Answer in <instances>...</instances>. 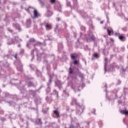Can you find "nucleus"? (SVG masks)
<instances>
[{"mask_svg": "<svg viewBox=\"0 0 128 128\" xmlns=\"http://www.w3.org/2000/svg\"><path fill=\"white\" fill-rule=\"evenodd\" d=\"M68 72L69 74H74V70H72V67H70L69 68Z\"/></svg>", "mask_w": 128, "mask_h": 128, "instance_id": "obj_26", "label": "nucleus"}, {"mask_svg": "<svg viewBox=\"0 0 128 128\" xmlns=\"http://www.w3.org/2000/svg\"><path fill=\"white\" fill-rule=\"evenodd\" d=\"M36 124H40V126H42V119L38 118L36 120Z\"/></svg>", "mask_w": 128, "mask_h": 128, "instance_id": "obj_18", "label": "nucleus"}, {"mask_svg": "<svg viewBox=\"0 0 128 128\" xmlns=\"http://www.w3.org/2000/svg\"><path fill=\"white\" fill-rule=\"evenodd\" d=\"M114 58V55L113 54H111L110 56V58L111 59V60H112V58Z\"/></svg>", "mask_w": 128, "mask_h": 128, "instance_id": "obj_51", "label": "nucleus"}, {"mask_svg": "<svg viewBox=\"0 0 128 128\" xmlns=\"http://www.w3.org/2000/svg\"><path fill=\"white\" fill-rule=\"evenodd\" d=\"M68 0H66V2H67Z\"/></svg>", "mask_w": 128, "mask_h": 128, "instance_id": "obj_62", "label": "nucleus"}, {"mask_svg": "<svg viewBox=\"0 0 128 128\" xmlns=\"http://www.w3.org/2000/svg\"><path fill=\"white\" fill-rule=\"evenodd\" d=\"M73 2V6H72L71 8L72 10H75L76 8H78V0H72Z\"/></svg>", "mask_w": 128, "mask_h": 128, "instance_id": "obj_4", "label": "nucleus"}, {"mask_svg": "<svg viewBox=\"0 0 128 128\" xmlns=\"http://www.w3.org/2000/svg\"><path fill=\"white\" fill-rule=\"evenodd\" d=\"M107 32L108 36H112V34H114V30H112L107 28Z\"/></svg>", "mask_w": 128, "mask_h": 128, "instance_id": "obj_15", "label": "nucleus"}, {"mask_svg": "<svg viewBox=\"0 0 128 128\" xmlns=\"http://www.w3.org/2000/svg\"><path fill=\"white\" fill-rule=\"evenodd\" d=\"M56 86H60V81L56 82Z\"/></svg>", "mask_w": 128, "mask_h": 128, "instance_id": "obj_39", "label": "nucleus"}, {"mask_svg": "<svg viewBox=\"0 0 128 128\" xmlns=\"http://www.w3.org/2000/svg\"><path fill=\"white\" fill-rule=\"evenodd\" d=\"M34 83H32V82H28V88H30L32 86H34Z\"/></svg>", "mask_w": 128, "mask_h": 128, "instance_id": "obj_30", "label": "nucleus"}, {"mask_svg": "<svg viewBox=\"0 0 128 128\" xmlns=\"http://www.w3.org/2000/svg\"><path fill=\"white\" fill-rule=\"evenodd\" d=\"M32 24V20L30 18L28 19L26 22V24L28 26H30Z\"/></svg>", "mask_w": 128, "mask_h": 128, "instance_id": "obj_19", "label": "nucleus"}, {"mask_svg": "<svg viewBox=\"0 0 128 128\" xmlns=\"http://www.w3.org/2000/svg\"><path fill=\"white\" fill-rule=\"evenodd\" d=\"M115 36H120L119 33L116 32L114 34Z\"/></svg>", "mask_w": 128, "mask_h": 128, "instance_id": "obj_46", "label": "nucleus"}, {"mask_svg": "<svg viewBox=\"0 0 128 128\" xmlns=\"http://www.w3.org/2000/svg\"><path fill=\"white\" fill-rule=\"evenodd\" d=\"M84 106H80V104L77 108L76 114H82L84 112Z\"/></svg>", "mask_w": 128, "mask_h": 128, "instance_id": "obj_3", "label": "nucleus"}, {"mask_svg": "<svg viewBox=\"0 0 128 128\" xmlns=\"http://www.w3.org/2000/svg\"><path fill=\"white\" fill-rule=\"evenodd\" d=\"M51 94V96H52V94H53L52 93V94Z\"/></svg>", "mask_w": 128, "mask_h": 128, "instance_id": "obj_61", "label": "nucleus"}, {"mask_svg": "<svg viewBox=\"0 0 128 128\" xmlns=\"http://www.w3.org/2000/svg\"><path fill=\"white\" fill-rule=\"evenodd\" d=\"M104 60H105V64H104V70L105 72H106V66H108V58H105Z\"/></svg>", "mask_w": 128, "mask_h": 128, "instance_id": "obj_13", "label": "nucleus"}, {"mask_svg": "<svg viewBox=\"0 0 128 128\" xmlns=\"http://www.w3.org/2000/svg\"><path fill=\"white\" fill-rule=\"evenodd\" d=\"M42 46V43L40 42H37L36 43L34 44V46Z\"/></svg>", "mask_w": 128, "mask_h": 128, "instance_id": "obj_22", "label": "nucleus"}, {"mask_svg": "<svg viewBox=\"0 0 128 128\" xmlns=\"http://www.w3.org/2000/svg\"><path fill=\"white\" fill-rule=\"evenodd\" d=\"M74 104H76V106H80V103H78L76 98H72V101L71 102V106H74Z\"/></svg>", "mask_w": 128, "mask_h": 128, "instance_id": "obj_5", "label": "nucleus"}, {"mask_svg": "<svg viewBox=\"0 0 128 128\" xmlns=\"http://www.w3.org/2000/svg\"><path fill=\"white\" fill-rule=\"evenodd\" d=\"M46 102H52V96H46Z\"/></svg>", "mask_w": 128, "mask_h": 128, "instance_id": "obj_24", "label": "nucleus"}, {"mask_svg": "<svg viewBox=\"0 0 128 128\" xmlns=\"http://www.w3.org/2000/svg\"><path fill=\"white\" fill-rule=\"evenodd\" d=\"M118 38L122 42H124L126 40V36L122 35H120L118 36Z\"/></svg>", "mask_w": 128, "mask_h": 128, "instance_id": "obj_14", "label": "nucleus"}, {"mask_svg": "<svg viewBox=\"0 0 128 128\" xmlns=\"http://www.w3.org/2000/svg\"><path fill=\"white\" fill-rule=\"evenodd\" d=\"M66 6H69V8H72V6L70 2L67 0L66 2Z\"/></svg>", "mask_w": 128, "mask_h": 128, "instance_id": "obj_27", "label": "nucleus"}, {"mask_svg": "<svg viewBox=\"0 0 128 128\" xmlns=\"http://www.w3.org/2000/svg\"><path fill=\"white\" fill-rule=\"evenodd\" d=\"M53 94H56V98H58V91H56V90H53Z\"/></svg>", "mask_w": 128, "mask_h": 128, "instance_id": "obj_28", "label": "nucleus"}, {"mask_svg": "<svg viewBox=\"0 0 128 128\" xmlns=\"http://www.w3.org/2000/svg\"><path fill=\"white\" fill-rule=\"evenodd\" d=\"M122 30L123 32H127L128 31V28H126V26L123 27V28H122Z\"/></svg>", "mask_w": 128, "mask_h": 128, "instance_id": "obj_35", "label": "nucleus"}, {"mask_svg": "<svg viewBox=\"0 0 128 128\" xmlns=\"http://www.w3.org/2000/svg\"><path fill=\"white\" fill-rule=\"evenodd\" d=\"M46 8H50V6H48Z\"/></svg>", "mask_w": 128, "mask_h": 128, "instance_id": "obj_56", "label": "nucleus"}, {"mask_svg": "<svg viewBox=\"0 0 128 128\" xmlns=\"http://www.w3.org/2000/svg\"><path fill=\"white\" fill-rule=\"evenodd\" d=\"M0 120H2V122H4V120H6V118H1Z\"/></svg>", "mask_w": 128, "mask_h": 128, "instance_id": "obj_47", "label": "nucleus"}, {"mask_svg": "<svg viewBox=\"0 0 128 128\" xmlns=\"http://www.w3.org/2000/svg\"><path fill=\"white\" fill-rule=\"evenodd\" d=\"M77 126H76L74 125L71 124L70 125L69 128H84V127L80 128V126L78 123H76Z\"/></svg>", "mask_w": 128, "mask_h": 128, "instance_id": "obj_8", "label": "nucleus"}, {"mask_svg": "<svg viewBox=\"0 0 128 128\" xmlns=\"http://www.w3.org/2000/svg\"><path fill=\"white\" fill-rule=\"evenodd\" d=\"M74 64H78V61L76 60H75L74 62Z\"/></svg>", "mask_w": 128, "mask_h": 128, "instance_id": "obj_42", "label": "nucleus"}, {"mask_svg": "<svg viewBox=\"0 0 128 128\" xmlns=\"http://www.w3.org/2000/svg\"><path fill=\"white\" fill-rule=\"evenodd\" d=\"M29 94L34 96H36V91L33 90H29Z\"/></svg>", "mask_w": 128, "mask_h": 128, "instance_id": "obj_16", "label": "nucleus"}, {"mask_svg": "<svg viewBox=\"0 0 128 128\" xmlns=\"http://www.w3.org/2000/svg\"><path fill=\"white\" fill-rule=\"evenodd\" d=\"M42 112H43V114H46V110H43V111H42Z\"/></svg>", "mask_w": 128, "mask_h": 128, "instance_id": "obj_53", "label": "nucleus"}, {"mask_svg": "<svg viewBox=\"0 0 128 128\" xmlns=\"http://www.w3.org/2000/svg\"><path fill=\"white\" fill-rule=\"evenodd\" d=\"M31 52L32 54H34V50H32Z\"/></svg>", "mask_w": 128, "mask_h": 128, "instance_id": "obj_52", "label": "nucleus"}, {"mask_svg": "<svg viewBox=\"0 0 128 128\" xmlns=\"http://www.w3.org/2000/svg\"><path fill=\"white\" fill-rule=\"evenodd\" d=\"M13 26L15 28H16V30H20V26L18 24L16 23L14 24Z\"/></svg>", "mask_w": 128, "mask_h": 128, "instance_id": "obj_11", "label": "nucleus"}, {"mask_svg": "<svg viewBox=\"0 0 128 128\" xmlns=\"http://www.w3.org/2000/svg\"><path fill=\"white\" fill-rule=\"evenodd\" d=\"M14 40L15 42H22V39L20 38L18 36H14Z\"/></svg>", "mask_w": 128, "mask_h": 128, "instance_id": "obj_17", "label": "nucleus"}, {"mask_svg": "<svg viewBox=\"0 0 128 128\" xmlns=\"http://www.w3.org/2000/svg\"><path fill=\"white\" fill-rule=\"evenodd\" d=\"M64 92L66 94V96H69L70 94H68V93H67V92H65L64 91Z\"/></svg>", "mask_w": 128, "mask_h": 128, "instance_id": "obj_50", "label": "nucleus"}, {"mask_svg": "<svg viewBox=\"0 0 128 128\" xmlns=\"http://www.w3.org/2000/svg\"><path fill=\"white\" fill-rule=\"evenodd\" d=\"M86 40L88 42H90L94 41L96 40V38L94 36V34H90L86 36Z\"/></svg>", "mask_w": 128, "mask_h": 128, "instance_id": "obj_2", "label": "nucleus"}, {"mask_svg": "<svg viewBox=\"0 0 128 128\" xmlns=\"http://www.w3.org/2000/svg\"><path fill=\"white\" fill-rule=\"evenodd\" d=\"M66 32H67L66 34H68V30H66Z\"/></svg>", "mask_w": 128, "mask_h": 128, "instance_id": "obj_58", "label": "nucleus"}, {"mask_svg": "<svg viewBox=\"0 0 128 128\" xmlns=\"http://www.w3.org/2000/svg\"><path fill=\"white\" fill-rule=\"evenodd\" d=\"M0 92H2V90H0Z\"/></svg>", "mask_w": 128, "mask_h": 128, "instance_id": "obj_60", "label": "nucleus"}, {"mask_svg": "<svg viewBox=\"0 0 128 128\" xmlns=\"http://www.w3.org/2000/svg\"><path fill=\"white\" fill-rule=\"evenodd\" d=\"M98 125L100 126V128L102 127V126H103L102 122V121L100 120V121H99V122H98Z\"/></svg>", "mask_w": 128, "mask_h": 128, "instance_id": "obj_36", "label": "nucleus"}, {"mask_svg": "<svg viewBox=\"0 0 128 128\" xmlns=\"http://www.w3.org/2000/svg\"><path fill=\"white\" fill-rule=\"evenodd\" d=\"M100 24H104V22H103V21L100 22Z\"/></svg>", "mask_w": 128, "mask_h": 128, "instance_id": "obj_55", "label": "nucleus"}, {"mask_svg": "<svg viewBox=\"0 0 128 128\" xmlns=\"http://www.w3.org/2000/svg\"><path fill=\"white\" fill-rule=\"evenodd\" d=\"M76 54H70V58L72 60H75L76 58Z\"/></svg>", "mask_w": 128, "mask_h": 128, "instance_id": "obj_21", "label": "nucleus"}, {"mask_svg": "<svg viewBox=\"0 0 128 128\" xmlns=\"http://www.w3.org/2000/svg\"><path fill=\"white\" fill-rule=\"evenodd\" d=\"M81 30H86V27L84 26H81Z\"/></svg>", "mask_w": 128, "mask_h": 128, "instance_id": "obj_43", "label": "nucleus"}, {"mask_svg": "<svg viewBox=\"0 0 128 128\" xmlns=\"http://www.w3.org/2000/svg\"><path fill=\"white\" fill-rule=\"evenodd\" d=\"M53 112L54 114H55L56 118H60V112H58V110H54Z\"/></svg>", "mask_w": 128, "mask_h": 128, "instance_id": "obj_7", "label": "nucleus"}, {"mask_svg": "<svg viewBox=\"0 0 128 128\" xmlns=\"http://www.w3.org/2000/svg\"><path fill=\"white\" fill-rule=\"evenodd\" d=\"M93 56L94 58H98V54L97 53H94L93 54Z\"/></svg>", "mask_w": 128, "mask_h": 128, "instance_id": "obj_34", "label": "nucleus"}, {"mask_svg": "<svg viewBox=\"0 0 128 128\" xmlns=\"http://www.w3.org/2000/svg\"><path fill=\"white\" fill-rule=\"evenodd\" d=\"M36 42V40H34V38H30L28 41L29 43L27 44V46H28V44H30V42Z\"/></svg>", "mask_w": 128, "mask_h": 128, "instance_id": "obj_23", "label": "nucleus"}, {"mask_svg": "<svg viewBox=\"0 0 128 128\" xmlns=\"http://www.w3.org/2000/svg\"><path fill=\"white\" fill-rule=\"evenodd\" d=\"M18 54H16L14 56V58L17 60L16 61V64L17 66V70H19V72H22V61L18 58Z\"/></svg>", "mask_w": 128, "mask_h": 128, "instance_id": "obj_1", "label": "nucleus"}, {"mask_svg": "<svg viewBox=\"0 0 128 128\" xmlns=\"http://www.w3.org/2000/svg\"><path fill=\"white\" fill-rule=\"evenodd\" d=\"M50 2L52 4H54L56 2V0H50Z\"/></svg>", "mask_w": 128, "mask_h": 128, "instance_id": "obj_37", "label": "nucleus"}, {"mask_svg": "<svg viewBox=\"0 0 128 128\" xmlns=\"http://www.w3.org/2000/svg\"><path fill=\"white\" fill-rule=\"evenodd\" d=\"M46 30H50L52 28V26L50 24H46L45 26Z\"/></svg>", "mask_w": 128, "mask_h": 128, "instance_id": "obj_9", "label": "nucleus"}, {"mask_svg": "<svg viewBox=\"0 0 128 128\" xmlns=\"http://www.w3.org/2000/svg\"><path fill=\"white\" fill-rule=\"evenodd\" d=\"M110 66L111 68H116L118 66H116V63H113L110 65Z\"/></svg>", "mask_w": 128, "mask_h": 128, "instance_id": "obj_32", "label": "nucleus"}, {"mask_svg": "<svg viewBox=\"0 0 128 128\" xmlns=\"http://www.w3.org/2000/svg\"><path fill=\"white\" fill-rule=\"evenodd\" d=\"M16 44V42L13 38H10L8 40V42H7V44L8 46H10V44Z\"/></svg>", "mask_w": 128, "mask_h": 128, "instance_id": "obj_6", "label": "nucleus"}, {"mask_svg": "<svg viewBox=\"0 0 128 128\" xmlns=\"http://www.w3.org/2000/svg\"><path fill=\"white\" fill-rule=\"evenodd\" d=\"M29 8H32L30 6L29 7Z\"/></svg>", "mask_w": 128, "mask_h": 128, "instance_id": "obj_59", "label": "nucleus"}, {"mask_svg": "<svg viewBox=\"0 0 128 128\" xmlns=\"http://www.w3.org/2000/svg\"><path fill=\"white\" fill-rule=\"evenodd\" d=\"M46 94H48L50 92V86H48L47 88L46 89Z\"/></svg>", "mask_w": 128, "mask_h": 128, "instance_id": "obj_29", "label": "nucleus"}, {"mask_svg": "<svg viewBox=\"0 0 128 128\" xmlns=\"http://www.w3.org/2000/svg\"><path fill=\"white\" fill-rule=\"evenodd\" d=\"M121 114H125V116H128V111L126 110H122L120 111Z\"/></svg>", "mask_w": 128, "mask_h": 128, "instance_id": "obj_20", "label": "nucleus"}, {"mask_svg": "<svg viewBox=\"0 0 128 128\" xmlns=\"http://www.w3.org/2000/svg\"><path fill=\"white\" fill-rule=\"evenodd\" d=\"M4 112L2 110V108H0V114H4Z\"/></svg>", "mask_w": 128, "mask_h": 128, "instance_id": "obj_41", "label": "nucleus"}, {"mask_svg": "<svg viewBox=\"0 0 128 128\" xmlns=\"http://www.w3.org/2000/svg\"><path fill=\"white\" fill-rule=\"evenodd\" d=\"M56 20L57 22H60V18H56Z\"/></svg>", "mask_w": 128, "mask_h": 128, "instance_id": "obj_48", "label": "nucleus"}, {"mask_svg": "<svg viewBox=\"0 0 128 128\" xmlns=\"http://www.w3.org/2000/svg\"><path fill=\"white\" fill-rule=\"evenodd\" d=\"M86 124L88 126H90V122H86Z\"/></svg>", "mask_w": 128, "mask_h": 128, "instance_id": "obj_54", "label": "nucleus"}, {"mask_svg": "<svg viewBox=\"0 0 128 128\" xmlns=\"http://www.w3.org/2000/svg\"><path fill=\"white\" fill-rule=\"evenodd\" d=\"M41 100L42 99L40 98H35L34 102L36 104H38V102Z\"/></svg>", "mask_w": 128, "mask_h": 128, "instance_id": "obj_31", "label": "nucleus"}, {"mask_svg": "<svg viewBox=\"0 0 128 128\" xmlns=\"http://www.w3.org/2000/svg\"><path fill=\"white\" fill-rule=\"evenodd\" d=\"M58 12H62V5H60V4H58Z\"/></svg>", "mask_w": 128, "mask_h": 128, "instance_id": "obj_38", "label": "nucleus"}, {"mask_svg": "<svg viewBox=\"0 0 128 128\" xmlns=\"http://www.w3.org/2000/svg\"><path fill=\"white\" fill-rule=\"evenodd\" d=\"M34 18H38L40 14H38L36 10H34Z\"/></svg>", "mask_w": 128, "mask_h": 128, "instance_id": "obj_12", "label": "nucleus"}, {"mask_svg": "<svg viewBox=\"0 0 128 128\" xmlns=\"http://www.w3.org/2000/svg\"><path fill=\"white\" fill-rule=\"evenodd\" d=\"M20 46H21L20 44H18V48H20Z\"/></svg>", "mask_w": 128, "mask_h": 128, "instance_id": "obj_57", "label": "nucleus"}, {"mask_svg": "<svg viewBox=\"0 0 128 128\" xmlns=\"http://www.w3.org/2000/svg\"><path fill=\"white\" fill-rule=\"evenodd\" d=\"M25 10H26V12H28L30 14V8H25Z\"/></svg>", "mask_w": 128, "mask_h": 128, "instance_id": "obj_44", "label": "nucleus"}, {"mask_svg": "<svg viewBox=\"0 0 128 128\" xmlns=\"http://www.w3.org/2000/svg\"><path fill=\"white\" fill-rule=\"evenodd\" d=\"M52 11H50V10H48V12H47L46 16L48 17L52 16Z\"/></svg>", "mask_w": 128, "mask_h": 128, "instance_id": "obj_25", "label": "nucleus"}, {"mask_svg": "<svg viewBox=\"0 0 128 128\" xmlns=\"http://www.w3.org/2000/svg\"><path fill=\"white\" fill-rule=\"evenodd\" d=\"M52 78L49 79L48 82L47 83L48 86H50V84H52Z\"/></svg>", "mask_w": 128, "mask_h": 128, "instance_id": "obj_33", "label": "nucleus"}, {"mask_svg": "<svg viewBox=\"0 0 128 128\" xmlns=\"http://www.w3.org/2000/svg\"><path fill=\"white\" fill-rule=\"evenodd\" d=\"M24 50L22 49L20 52V54H24Z\"/></svg>", "mask_w": 128, "mask_h": 128, "instance_id": "obj_40", "label": "nucleus"}, {"mask_svg": "<svg viewBox=\"0 0 128 128\" xmlns=\"http://www.w3.org/2000/svg\"><path fill=\"white\" fill-rule=\"evenodd\" d=\"M8 32H12V29L10 28H8Z\"/></svg>", "mask_w": 128, "mask_h": 128, "instance_id": "obj_45", "label": "nucleus"}, {"mask_svg": "<svg viewBox=\"0 0 128 128\" xmlns=\"http://www.w3.org/2000/svg\"><path fill=\"white\" fill-rule=\"evenodd\" d=\"M78 76L80 78L81 80H84V74L80 72H78Z\"/></svg>", "mask_w": 128, "mask_h": 128, "instance_id": "obj_10", "label": "nucleus"}, {"mask_svg": "<svg viewBox=\"0 0 128 128\" xmlns=\"http://www.w3.org/2000/svg\"><path fill=\"white\" fill-rule=\"evenodd\" d=\"M118 84H122V81H120V80H118Z\"/></svg>", "mask_w": 128, "mask_h": 128, "instance_id": "obj_49", "label": "nucleus"}]
</instances>
